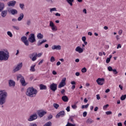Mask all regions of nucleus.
Here are the masks:
<instances>
[{"instance_id": "f257e3e1", "label": "nucleus", "mask_w": 126, "mask_h": 126, "mask_svg": "<svg viewBox=\"0 0 126 126\" xmlns=\"http://www.w3.org/2000/svg\"><path fill=\"white\" fill-rule=\"evenodd\" d=\"M38 91L33 87H30L27 90L26 94L29 97H35L37 95Z\"/></svg>"}, {"instance_id": "f03ea898", "label": "nucleus", "mask_w": 126, "mask_h": 126, "mask_svg": "<svg viewBox=\"0 0 126 126\" xmlns=\"http://www.w3.org/2000/svg\"><path fill=\"white\" fill-rule=\"evenodd\" d=\"M7 92L5 91H0V105H3L6 102Z\"/></svg>"}, {"instance_id": "7ed1b4c3", "label": "nucleus", "mask_w": 126, "mask_h": 126, "mask_svg": "<svg viewBox=\"0 0 126 126\" xmlns=\"http://www.w3.org/2000/svg\"><path fill=\"white\" fill-rule=\"evenodd\" d=\"M9 58V53L6 50L0 51V61H7Z\"/></svg>"}, {"instance_id": "20e7f679", "label": "nucleus", "mask_w": 126, "mask_h": 126, "mask_svg": "<svg viewBox=\"0 0 126 126\" xmlns=\"http://www.w3.org/2000/svg\"><path fill=\"white\" fill-rule=\"evenodd\" d=\"M28 41L30 43H35L36 42V38H35V34L34 33H31L28 38Z\"/></svg>"}, {"instance_id": "39448f33", "label": "nucleus", "mask_w": 126, "mask_h": 126, "mask_svg": "<svg viewBox=\"0 0 126 126\" xmlns=\"http://www.w3.org/2000/svg\"><path fill=\"white\" fill-rule=\"evenodd\" d=\"M29 58L32 61V62H35L37 60V53H33L32 54L29 55Z\"/></svg>"}, {"instance_id": "423d86ee", "label": "nucleus", "mask_w": 126, "mask_h": 126, "mask_svg": "<svg viewBox=\"0 0 126 126\" xmlns=\"http://www.w3.org/2000/svg\"><path fill=\"white\" fill-rule=\"evenodd\" d=\"M49 26H50V27L51 28L52 31L56 32L57 31V30H58L57 26L55 25V24H54V23L52 21H50L49 22Z\"/></svg>"}, {"instance_id": "0eeeda50", "label": "nucleus", "mask_w": 126, "mask_h": 126, "mask_svg": "<svg viewBox=\"0 0 126 126\" xmlns=\"http://www.w3.org/2000/svg\"><path fill=\"white\" fill-rule=\"evenodd\" d=\"M22 63H21L17 65V66L13 69V72H16V71H18L21 69L22 68Z\"/></svg>"}, {"instance_id": "6e6552de", "label": "nucleus", "mask_w": 126, "mask_h": 126, "mask_svg": "<svg viewBox=\"0 0 126 126\" xmlns=\"http://www.w3.org/2000/svg\"><path fill=\"white\" fill-rule=\"evenodd\" d=\"M50 88L52 90V91L55 92V91H56V90H57L58 88V85L57 84L53 83L51 85H50Z\"/></svg>"}, {"instance_id": "1a4fd4ad", "label": "nucleus", "mask_w": 126, "mask_h": 126, "mask_svg": "<svg viewBox=\"0 0 126 126\" xmlns=\"http://www.w3.org/2000/svg\"><path fill=\"white\" fill-rule=\"evenodd\" d=\"M65 80H66V78H63L61 82L60 83V84L58 86V88H62V87H63L65 85Z\"/></svg>"}, {"instance_id": "9d476101", "label": "nucleus", "mask_w": 126, "mask_h": 126, "mask_svg": "<svg viewBox=\"0 0 126 126\" xmlns=\"http://www.w3.org/2000/svg\"><path fill=\"white\" fill-rule=\"evenodd\" d=\"M104 81H105V79L98 78L96 80V82L98 85H103L104 84Z\"/></svg>"}, {"instance_id": "9b49d317", "label": "nucleus", "mask_w": 126, "mask_h": 126, "mask_svg": "<svg viewBox=\"0 0 126 126\" xmlns=\"http://www.w3.org/2000/svg\"><path fill=\"white\" fill-rule=\"evenodd\" d=\"M37 114H35L31 115L28 119V121H29V122H32V121H34V120L37 119Z\"/></svg>"}, {"instance_id": "f8f14e48", "label": "nucleus", "mask_w": 126, "mask_h": 126, "mask_svg": "<svg viewBox=\"0 0 126 126\" xmlns=\"http://www.w3.org/2000/svg\"><path fill=\"white\" fill-rule=\"evenodd\" d=\"M8 11L10 13H11L12 15H15L18 13V11L15 9H8Z\"/></svg>"}, {"instance_id": "ddd939ff", "label": "nucleus", "mask_w": 126, "mask_h": 126, "mask_svg": "<svg viewBox=\"0 0 126 126\" xmlns=\"http://www.w3.org/2000/svg\"><path fill=\"white\" fill-rule=\"evenodd\" d=\"M65 115V113L64 111H60L56 116V119H59L60 117H64Z\"/></svg>"}, {"instance_id": "4468645a", "label": "nucleus", "mask_w": 126, "mask_h": 126, "mask_svg": "<svg viewBox=\"0 0 126 126\" xmlns=\"http://www.w3.org/2000/svg\"><path fill=\"white\" fill-rule=\"evenodd\" d=\"M37 114L40 118H42V117H44V115H46V114H47V112L40 110L38 111Z\"/></svg>"}, {"instance_id": "2eb2a0df", "label": "nucleus", "mask_w": 126, "mask_h": 126, "mask_svg": "<svg viewBox=\"0 0 126 126\" xmlns=\"http://www.w3.org/2000/svg\"><path fill=\"white\" fill-rule=\"evenodd\" d=\"M16 4V1L12 0L7 2L8 6H14Z\"/></svg>"}, {"instance_id": "dca6fc26", "label": "nucleus", "mask_w": 126, "mask_h": 126, "mask_svg": "<svg viewBox=\"0 0 126 126\" xmlns=\"http://www.w3.org/2000/svg\"><path fill=\"white\" fill-rule=\"evenodd\" d=\"M52 50L60 51V50H62V46L61 45H54L52 47Z\"/></svg>"}, {"instance_id": "f3484780", "label": "nucleus", "mask_w": 126, "mask_h": 126, "mask_svg": "<svg viewBox=\"0 0 126 126\" xmlns=\"http://www.w3.org/2000/svg\"><path fill=\"white\" fill-rule=\"evenodd\" d=\"M7 15V10H2L1 11V16L3 18H4Z\"/></svg>"}, {"instance_id": "a211bd4d", "label": "nucleus", "mask_w": 126, "mask_h": 126, "mask_svg": "<svg viewBox=\"0 0 126 126\" xmlns=\"http://www.w3.org/2000/svg\"><path fill=\"white\" fill-rule=\"evenodd\" d=\"M8 84L10 87H11V86H13V87H14V86H15V82H14V81L12 80H9Z\"/></svg>"}, {"instance_id": "6ab92c4d", "label": "nucleus", "mask_w": 126, "mask_h": 126, "mask_svg": "<svg viewBox=\"0 0 126 126\" xmlns=\"http://www.w3.org/2000/svg\"><path fill=\"white\" fill-rule=\"evenodd\" d=\"M20 82L22 86H26V85H27V84H26V82L25 81V79H24V77L20 79Z\"/></svg>"}, {"instance_id": "aec40b11", "label": "nucleus", "mask_w": 126, "mask_h": 126, "mask_svg": "<svg viewBox=\"0 0 126 126\" xmlns=\"http://www.w3.org/2000/svg\"><path fill=\"white\" fill-rule=\"evenodd\" d=\"M75 51L78 52L79 54L81 53H83V49L81 48V47L78 46L75 49Z\"/></svg>"}, {"instance_id": "412c9836", "label": "nucleus", "mask_w": 126, "mask_h": 126, "mask_svg": "<svg viewBox=\"0 0 126 126\" xmlns=\"http://www.w3.org/2000/svg\"><path fill=\"white\" fill-rule=\"evenodd\" d=\"M24 18V14L23 13H21L19 15V17L18 18V21H21L22 19Z\"/></svg>"}, {"instance_id": "4be33fe9", "label": "nucleus", "mask_w": 126, "mask_h": 126, "mask_svg": "<svg viewBox=\"0 0 126 126\" xmlns=\"http://www.w3.org/2000/svg\"><path fill=\"white\" fill-rule=\"evenodd\" d=\"M47 42V40H39L37 42V46H41V45L44 44V43H46Z\"/></svg>"}, {"instance_id": "5701e85b", "label": "nucleus", "mask_w": 126, "mask_h": 126, "mask_svg": "<svg viewBox=\"0 0 126 126\" xmlns=\"http://www.w3.org/2000/svg\"><path fill=\"white\" fill-rule=\"evenodd\" d=\"M62 99L63 102H67L68 101V97L66 95L62 96Z\"/></svg>"}, {"instance_id": "b1692460", "label": "nucleus", "mask_w": 126, "mask_h": 126, "mask_svg": "<svg viewBox=\"0 0 126 126\" xmlns=\"http://www.w3.org/2000/svg\"><path fill=\"white\" fill-rule=\"evenodd\" d=\"M40 90H46L47 87L43 84H41L39 86Z\"/></svg>"}, {"instance_id": "393cba45", "label": "nucleus", "mask_w": 126, "mask_h": 126, "mask_svg": "<svg viewBox=\"0 0 126 126\" xmlns=\"http://www.w3.org/2000/svg\"><path fill=\"white\" fill-rule=\"evenodd\" d=\"M86 123L87 124H93V123H94V121L93 120H92L91 118H88L87 120Z\"/></svg>"}, {"instance_id": "a878e982", "label": "nucleus", "mask_w": 126, "mask_h": 126, "mask_svg": "<svg viewBox=\"0 0 126 126\" xmlns=\"http://www.w3.org/2000/svg\"><path fill=\"white\" fill-rule=\"evenodd\" d=\"M4 8V3H0V12L3 10Z\"/></svg>"}, {"instance_id": "bb28decb", "label": "nucleus", "mask_w": 126, "mask_h": 126, "mask_svg": "<svg viewBox=\"0 0 126 126\" xmlns=\"http://www.w3.org/2000/svg\"><path fill=\"white\" fill-rule=\"evenodd\" d=\"M35 66H36V64L32 65L31 66V68L30 69V71L34 72L36 71V69H35Z\"/></svg>"}, {"instance_id": "cd10ccee", "label": "nucleus", "mask_w": 126, "mask_h": 126, "mask_svg": "<svg viewBox=\"0 0 126 126\" xmlns=\"http://www.w3.org/2000/svg\"><path fill=\"white\" fill-rule=\"evenodd\" d=\"M37 38H38V39H43L44 38V35H43L41 33H39L37 35Z\"/></svg>"}, {"instance_id": "c85d7f7f", "label": "nucleus", "mask_w": 126, "mask_h": 126, "mask_svg": "<svg viewBox=\"0 0 126 126\" xmlns=\"http://www.w3.org/2000/svg\"><path fill=\"white\" fill-rule=\"evenodd\" d=\"M66 1L69 4H70V5H71V6H72V2L74 1V0H66Z\"/></svg>"}, {"instance_id": "c756f323", "label": "nucleus", "mask_w": 126, "mask_h": 126, "mask_svg": "<svg viewBox=\"0 0 126 126\" xmlns=\"http://www.w3.org/2000/svg\"><path fill=\"white\" fill-rule=\"evenodd\" d=\"M24 77H23L21 74H19L17 76V80H19V79H22Z\"/></svg>"}, {"instance_id": "7c9ffc66", "label": "nucleus", "mask_w": 126, "mask_h": 126, "mask_svg": "<svg viewBox=\"0 0 126 126\" xmlns=\"http://www.w3.org/2000/svg\"><path fill=\"white\" fill-rule=\"evenodd\" d=\"M21 41L22 42H23V43H24V42H25L27 40V37L26 36H23L21 37Z\"/></svg>"}, {"instance_id": "2f4dec72", "label": "nucleus", "mask_w": 126, "mask_h": 126, "mask_svg": "<svg viewBox=\"0 0 126 126\" xmlns=\"http://www.w3.org/2000/svg\"><path fill=\"white\" fill-rule=\"evenodd\" d=\"M53 107L56 109H59V107H60V105L57 104V103H54L53 104Z\"/></svg>"}, {"instance_id": "473e14b6", "label": "nucleus", "mask_w": 126, "mask_h": 126, "mask_svg": "<svg viewBox=\"0 0 126 126\" xmlns=\"http://www.w3.org/2000/svg\"><path fill=\"white\" fill-rule=\"evenodd\" d=\"M126 94L122 95L121 97V100H122V101H124V100H126Z\"/></svg>"}, {"instance_id": "72a5a7b5", "label": "nucleus", "mask_w": 126, "mask_h": 126, "mask_svg": "<svg viewBox=\"0 0 126 126\" xmlns=\"http://www.w3.org/2000/svg\"><path fill=\"white\" fill-rule=\"evenodd\" d=\"M89 106V104H87L86 105H82V109H87Z\"/></svg>"}, {"instance_id": "f704fd0d", "label": "nucleus", "mask_w": 126, "mask_h": 126, "mask_svg": "<svg viewBox=\"0 0 126 126\" xmlns=\"http://www.w3.org/2000/svg\"><path fill=\"white\" fill-rule=\"evenodd\" d=\"M7 34L8 36H9V37H10V38H12V33H11V32L8 31L7 32Z\"/></svg>"}, {"instance_id": "c9c22d12", "label": "nucleus", "mask_w": 126, "mask_h": 126, "mask_svg": "<svg viewBox=\"0 0 126 126\" xmlns=\"http://www.w3.org/2000/svg\"><path fill=\"white\" fill-rule=\"evenodd\" d=\"M55 61H56V59H55V57H54L53 56H52L50 59V62L51 63H54V62H55Z\"/></svg>"}, {"instance_id": "e433bc0d", "label": "nucleus", "mask_w": 126, "mask_h": 126, "mask_svg": "<svg viewBox=\"0 0 126 126\" xmlns=\"http://www.w3.org/2000/svg\"><path fill=\"white\" fill-rule=\"evenodd\" d=\"M44 126H52V122H49L44 125Z\"/></svg>"}, {"instance_id": "4c0bfd02", "label": "nucleus", "mask_w": 126, "mask_h": 126, "mask_svg": "<svg viewBox=\"0 0 126 126\" xmlns=\"http://www.w3.org/2000/svg\"><path fill=\"white\" fill-rule=\"evenodd\" d=\"M53 11H57V8L54 7V8H50V12H53Z\"/></svg>"}, {"instance_id": "58836bf2", "label": "nucleus", "mask_w": 126, "mask_h": 126, "mask_svg": "<svg viewBox=\"0 0 126 126\" xmlns=\"http://www.w3.org/2000/svg\"><path fill=\"white\" fill-rule=\"evenodd\" d=\"M75 124H72L71 123H70L69 122H68L67 123V125H66V126H75Z\"/></svg>"}, {"instance_id": "ea45409f", "label": "nucleus", "mask_w": 126, "mask_h": 126, "mask_svg": "<svg viewBox=\"0 0 126 126\" xmlns=\"http://www.w3.org/2000/svg\"><path fill=\"white\" fill-rule=\"evenodd\" d=\"M24 43L25 44V45H26V46H29V40H26V41H24Z\"/></svg>"}, {"instance_id": "a19ab883", "label": "nucleus", "mask_w": 126, "mask_h": 126, "mask_svg": "<svg viewBox=\"0 0 126 126\" xmlns=\"http://www.w3.org/2000/svg\"><path fill=\"white\" fill-rule=\"evenodd\" d=\"M27 25H28V26H30V25H31V20H28L27 21Z\"/></svg>"}, {"instance_id": "79ce46f5", "label": "nucleus", "mask_w": 126, "mask_h": 126, "mask_svg": "<svg viewBox=\"0 0 126 126\" xmlns=\"http://www.w3.org/2000/svg\"><path fill=\"white\" fill-rule=\"evenodd\" d=\"M82 72H83V73H85V72H86V71H87V69H86V68L84 67L81 70Z\"/></svg>"}, {"instance_id": "37998d69", "label": "nucleus", "mask_w": 126, "mask_h": 126, "mask_svg": "<svg viewBox=\"0 0 126 126\" xmlns=\"http://www.w3.org/2000/svg\"><path fill=\"white\" fill-rule=\"evenodd\" d=\"M107 69H108V70L109 71H113V68L112 67V66H108V67H107Z\"/></svg>"}, {"instance_id": "c03bdc74", "label": "nucleus", "mask_w": 126, "mask_h": 126, "mask_svg": "<svg viewBox=\"0 0 126 126\" xmlns=\"http://www.w3.org/2000/svg\"><path fill=\"white\" fill-rule=\"evenodd\" d=\"M19 5H20V8H21V9H23V8H24V4L20 3Z\"/></svg>"}, {"instance_id": "a18cd8bd", "label": "nucleus", "mask_w": 126, "mask_h": 126, "mask_svg": "<svg viewBox=\"0 0 126 126\" xmlns=\"http://www.w3.org/2000/svg\"><path fill=\"white\" fill-rule=\"evenodd\" d=\"M13 28L15 30H19V27L15 26H12Z\"/></svg>"}, {"instance_id": "49530a36", "label": "nucleus", "mask_w": 126, "mask_h": 126, "mask_svg": "<svg viewBox=\"0 0 126 126\" xmlns=\"http://www.w3.org/2000/svg\"><path fill=\"white\" fill-rule=\"evenodd\" d=\"M112 71H113L114 74H118V72L117 71V69H113Z\"/></svg>"}, {"instance_id": "de8ad7c7", "label": "nucleus", "mask_w": 126, "mask_h": 126, "mask_svg": "<svg viewBox=\"0 0 126 126\" xmlns=\"http://www.w3.org/2000/svg\"><path fill=\"white\" fill-rule=\"evenodd\" d=\"M105 114L107 115H112V111H107L105 112Z\"/></svg>"}, {"instance_id": "09e8293b", "label": "nucleus", "mask_w": 126, "mask_h": 126, "mask_svg": "<svg viewBox=\"0 0 126 126\" xmlns=\"http://www.w3.org/2000/svg\"><path fill=\"white\" fill-rule=\"evenodd\" d=\"M108 107H109V104H106V105H104L103 107V110H106V109H107V108H108Z\"/></svg>"}, {"instance_id": "8fccbe9b", "label": "nucleus", "mask_w": 126, "mask_h": 126, "mask_svg": "<svg viewBox=\"0 0 126 126\" xmlns=\"http://www.w3.org/2000/svg\"><path fill=\"white\" fill-rule=\"evenodd\" d=\"M83 116L84 117H86L87 116V112L86 111H85L84 112H83Z\"/></svg>"}, {"instance_id": "3c124183", "label": "nucleus", "mask_w": 126, "mask_h": 126, "mask_svg": "<svg viewBox=\"0 0 126 126\" xmlns=\"http://www.w3.org/2000/svg\"><path fill=\"white\" fill-rule=\"evenodd\" d=\"M111 61V59H110V58H107L106 59V63H110V62Z\"/></svg>"}, {"instance_id": "603ef678", "label": "nucleus", "mask_w": 126, "mask_h": 126, "mask_svg": "<svg viewBox=\"0 0 126 126\" xmlns=\"http://www.w3.org/2000/svg\"><path fill=\"white\" fill-rule=\"evenodd\" d=\"M96 99L97 100H100L101 97H100V94H96Z\"/></svg>"}, {"instance_id": "864d4df0", "label": "nucleus", "mask_w": 126, "mask_h": 126, "mask_svg": "<svg viewBox=\"0 0 126 126\" xmlns=\"http://www.w3.org/2000/svg\"><path fill=\"white\" fill-rule=\"evenodd\" d=\"M51 119H53V115H49V116L48 117V119L51 120Z\"/></svg>"}, {"instance_id": "5fc2aeb1", "label": "nucleus", "mask_w": 126, "mask_h": 126, "mask_svg": "<svg viewBox=\"0 0 126 126\" xmlns=\"http://www.w3.org/2000/svg\"><path fill=\"white\" fill-rule=\"evenodd\" d=\"M82 39L83 42H85V41H86V37L85 36H83Z\"/></svg>"}, {"instance_id": "6e6d98bb", "label": "nucleus", "mask_w": 126, "mask_h": 126, "mask_svg": "<svg viewBox=\"0 0 126 126\" xmlns=\"http://www.w3.org/2000/svg\"><path fill=\"white\" fill-rule=\"evenodd\" d=\"M72 109H76V108H77V106H76L75 104L72 105Z\"/></svg>"}, {"instance_id": "4d7b16f0", "label": "nucleus", "mask_w": 126, "mask_h": 126, "mask_svg": "<svg viewBox=\"0 0 126 126\" xmlns=\"http://www.w3.org/2000/svg\"><path fill=\"white\" fill-rule=\"evenodd\" d=\"M118 33H119V35H122V34H123V31H122V30H120L119 31Z\"/></svg>"}, {"instance_id": "13d9d810", "label": "nucleus", "mask_w": 126, "mask_h": 126, "mask_svg": "<svg viewBox=\"0 0 126 126\" xmlns=\"http://www.w3.org/2000/svg\"><path fill=\"white\" fill-rule=\"evenodd\" d=\"M70 107L69 106L67 107V108H66V110L67 112H70Z\"/></svg>"}, {"instance_id": "bf43d9fd", "label": "nucleus", "mask_w": 126, "mask_h": 126, "mask_svg": "<svg viewBox=\"0 0 126 126\" xmlns=\"http://www.w3.org/2000/svg\"><path fill=\"white\" fill-rule=\"evenodd\" d=\"M79 75H80V73L79 72H77L75 73L76 76H79Z\"/></svg>"}, {"instance_id": "052dcab7", "label": "nucleus", "mask_w": 126, "mask_h": 126, "mask_svg": "<svg viewBox=\"0 0 126 126\" xmlns=\"http://www.w3.org/2000/svg\"><path fill=\"white\" fill-rule=\"evenodd\" d=\"M30 126H37V124H36L32 123L30 124Z\"/></svg>"}, {"instance_id": "680f3d73", "label": "nucleus", "mask_w": 126, "mask_h": 126, "mask_svg": "<svg viewBox=\"0 0 126 126\" xmlns=\"http://www.w3.org/2000/svg\"><path fill=\"white\" fill-rule=\"evenodd\" d=\"M83 12L84 13H85V14H87V10H86V9H84L83 10Z\"/></svg>"}, {"instance_id": "e2e57ef3", "label": "nucleus", "mask_w": 126, "mask_h": 126, "mask_svg": "<svg viewBox=\"0 0 126 126\" xmlns=\"http://www.w3.org/2000/svg\"><path fill=\"white\" fill-rule=\"evenodd\" d=\"M43 62H44V60H42L38 63L39 65H40V64H42V63H43Z\"/></svg>"}, {"instance_id": "0e129e2a", "label": "nucleus", "mask_w": 126, "mask_h": 126, "mask_svg": "<svg viewBox=\"0 0 126 126\" xmlns=\"http://www.w3.org/2000/svg\"><path fill=\"white\" fill-rule=\"evenodd\" d=\"M12 21L13 22H16V21H17V19H15V18H13L12 19Z\"/></svg>"}, {"instance_id": "69168bd1", "label": "nucleus", "mask_w": 126, "mask_h": 126, "mask_svg": "<svg viewBox=\"0 0 126 126\" xmlns=\"http://www.w3.org/2000/svg\"><path fill=\"white\" fill-rule=\"evenodd\" d=\"M98 107H95V108H94V112H97V111H98Z\"/></svg>"}, {"instance_id": "338daca9", "label": "nucleus", "mask_w": 126, "mask_h": 126, "mask_svg": "<svg viewBox=\"0 0 126 126\" xmlns=\"http://www.w3.org/2000/svg\"><path fill=\"white\" fill-rule=\"evenodd\" d=\"M118 126H123V124H122V123H119L117 124Z\"/></svg>"}, {"instance_id": "774afa93", "label": "nucleus", "mask_w": 126, "mask_h": 126, "mask_svg": "<svg viewBox=\"0 0 126 126\" xmlns=\"http://www.w3.org/2000/svg\"><path fill=\"white\" fill-rule=\"evenodd\" d=\"M56 16H61V14L59 13H56L55 14Z\"/></svg>"}]
</instances>
